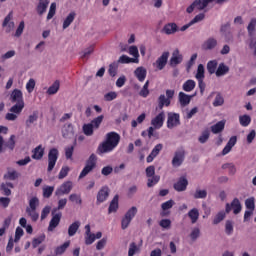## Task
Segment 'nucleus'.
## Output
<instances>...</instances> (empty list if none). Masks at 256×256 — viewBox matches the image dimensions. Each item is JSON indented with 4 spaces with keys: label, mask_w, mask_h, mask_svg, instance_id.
Returning a JSON list of instances; mask_svg holds the SVG:
<instances>
[{
    "label": "nucleus",
    "mask_w": 256,
    "mask_h": 256,
    "mask_svg": "<svg viewBox=\"0 0 256 256\" xmlns=\"http://www.w3.org/2000/svg\"><path fill=\"white\" fill-rule=\"evenodd\" d=\"M121 141V135L117 132H109L106 134V141L102 142L98 148V155H103V153H111Z\"/></svg>",
    "instance_id": "f257e3e1"
},
{
    "label": "nucleus",
    "mask_w": 256,
    "mask_h": 256,
    "mask_svg": "<svg viewBox=\"0 0 256 256\" xmlns=\"http://www.w3.org/2000/svg\"><path fill=\"white\" fill-rule=\"evenodd\" d=\"M39 207V198L37 196H33L28 201V206L26 207V215L31 219L33 223H37L39 221V212H37V208Z\"/></svg>",
    "instance_id": "f03ea898"
},
{
    "label": "nucleus",
    "mask_w": 256,
    "mask_h": 256,
    "mask_svg": "<svg viewBox=\"0 0 256 256\" xmlns=\"http://www.w3.org/2000/svg\"><path fill=\"white\" fill-rule=\"evenodd\" d=\"M95 167H97V155L91 154L86 160V164L79 175V179L87 177Z\"/></svg>",
    "instance_id": "7ed1b4c3"
},
{
    "label": "nucleus",
    "mask_w": 256,
    "mask_h": 256,
    "mask_svg": "<svg viewBox=\"0 0 256 256\" xmlns=\"http://www.w3.org/2000/svg\"><path fill=\"white\" fill-rule=\"evenodd\" d=\"M137 207L132 206L128 211L125 213V215L121 219V229L125 231L131 225V222L133 219H135V215H137Z\"/></svg>",
    "instance_id": "20e7f679"
},
{
    "label": "nucleus",
    "mask_w": 256,
    "mask_h": 256,
    "mask_svg": "<svg viewBox=\"0 0 256 256\" xmlns=\"http://www.w3.org/2000/svg\"><path fill=\"white\" fill-rule=\"evenodd\" d=\"M57 159H59V150L57 148H51L48 152V173H51L57 165Z\"/></svg>",
    "instance_id": "39448f33"
},
{
    "label": "nucleus",
    "mask_w": 256,
    "mask_h": 256,
    "mask_svg": "<svg viewBox=\"0 0 256 256\" xmlns=\"http://www.w3.org/2000/svg\"><path fill=\"white\" fill-rule=\"evenodd\" d=\"M213 1L215 0H195L187 9V13H193V11H195V9H197L198 11H203V9H205V7H207V5H209V3H213Z\"/></svg>",
    "instance_id": "423d86ee"
},
{
    "label": "nucleus",
    "mask_w": 256,
    "mask_h": 256,
    "mask_svg": "<svg viewBox=\"0 0 256 256\" xmlns=\"http://www.w3.org/2000/svg\"><path fill=\"white\" fill-rule=\"evenodd\" d=\"M73 190V182L66 181L62 183L55 191L56 197H63V195H69Z\"/></svg>",
    "instance_id": "0eeeda50"
},
{
    "label": "nucleus",
    "mask_w": 256,
    "mask_h": 256,
    "mask_svg": "<svg viewBox=\"0 0 256 256\" xmlns=\"http://www.w3.org/2000/svg\"><path fill=\"white\" fill-rule=\"evenodd\" d=\"M61 217H63L61 212L57 213V209L52 210V218L49 222L48 231H55V229L59 227V224L61 223Z\"/></svg>",
    "instance_id": "6e6552de"
},
{
    "label": "nucleus",
    "mask_w": 256,
    "mask_h": 256,
    "mask_svg": "<svg viewBox=\"0 0 256 256\" xmlns=\"http://www.w3.org/2000/svg\"><path fill=\"white\" fill-rule=\"evenodd\" d=\"M185 161V149L179 148L175 151L172 159V167H181Z\"/></svg>",
    "instance_id": "1a4fd4ad"
},
{
    "label": "nucleus",
    "mask_w": 256,
    "mask_h": 256,
    "mask_svg": "<svg viewBox=\"0 0 256 256\" xmlns=\"http://www.w3.org/2000/svg\"><path fill=\"white\" fill-rule=\"evenodd\" d=\"M231 209H233L234 215H239V213H241L242 207L239 198H234L231 204H226V213H231Z\"/></svg>",
    "instance_id": "9d476101"
},
{
    "label": "nucleus",
    "mask_w": 256,
    "mask_h": 256,
    "mask_svg": "<svg viewBox=\"0 0 256 256\" xmlns=\"http://www.w3.org/2000/svg\"><path fill=\"white\" fill-rule=\"evenodd\" d=\"M13 20V11H10L8 13V15L4 18V21L2 23V27H5L6 33H11V31H13V29H15V22L12 21Z\"/></svg>",
    "instance_id": "9b49d317"
},
{
    "label": "nucleus",
    "mask_w": 256,
    "mask_h": 256,
    "mask_svg": "<svg viewBox=\"0 0 256 256\" xmlns=\"http://www.w3.org/2000/svg\"><path fill=\"white\" fill-rule=\"evenodd\" d=\"M178 125H181L179 114L168 113V119H167L168 129H173L174 127H177Z\"/></svg>",
    "instance_id": "f8f14e48"
},
{
    "label": "nucleus",
    "mask_w": 256,
    "mask_h": 256,
    "mask_svg": "<svg viewBox=\"0 0 256 256\" xmlns=\"http://www.w3.org/2000/svg\"><path fill=\"white\" fill-rule=\"evenodd\" d=\"M188 185H189V180H187V177L182 176L178 179L176 183H174L173 187L175 191H178V193H181L183 191H187Z\"/></svg>",
    "instance_id": "ddd939ff"
},
{
    "label": "nucleus",
    "mask_w": 256,
    "mask_h": 256,
    "mask_svg": "<svg viewBox=\"0 0 256 256\" xmlns=\"http://www.w3.org/2000/svg\"><path fill=\"white\" fill-rule=\"evenodd\" d=\"M109 198V187L103 186L97 194L96 205H101V203H105Z\"/></svg>",
    "instance_id": "4468645a"
},
{
    "label": "nucleus",
    "mask_w": 256,
    "mask_h": 256,
    "mask_svg": "<svg viewBox=\"0 0 256 256\" xmlns=\"http://www.w3.org/2000/svg\"><path fill=\"white\" fill-rule=\"evenodd\" d=\"M180 63H183V55L179 49H175L172 53V57L170 58L169 65L170 67H177Z\"/></svg>",
    "instance_id": "2eb2a0df"
},
{
    "label": "nucleus",
    "mask_w": 256,
    "mask_h": 256,
    "mask_svg": "<svg viewBox=\"0 0 256 256\" xmlns=\"http://www.w3.org/2000/svg\"><path fill=\"white\" fill-rule=\"evenodd\" d=\"M169 60V52H163L162 55L156 60V69L158 71H163Z\"/></svg>",
    "instance_id": "dca6fc26"
},
{
    "label": "nucleus",
    "mask_w": 256,
    "mask_h": 256,
    "mask_svg": "<svg viewBox=\"0 0 256 256\" xmlns=\"http://www.w3.org/2000/svg\"><path fill=\"white\" fill-rule=\"evenodd\" d=\"M75 135V130L73 129V124L66 123L62 127V137L64 139H72Z\"/></svg>",
    "instance_id": "f3484780"
},
{
    "label": "nucleus",
    "mask_w": 256,
    "mask_h": 256,
    "mask_svg": "<svg viewBox=\"0 0 256 256\" xmlns=\"http://www.w3.org/2000/svg\"><path fill=\"white\" fill-rule=\"evenodd\" d=\"M165 123V112H160L155 118L151 120V125L154 129H161Z\"/></svg>",
    "instance_id": "a211bd4d"
},
{
    "label": "nucleus",
    "mask_w": 256,
    "mask_h": 256,
    "mask_svg": "<svg viewBox=\"0 0 256 256\" xmlns=\"http://www.w3.org/2000/svg\"><path fill=\"white\" fill-rule=\"evenodd\" d=\"M11 103H25L23 92L19 89H14L10 94Z\"/></svg>",
    "instance_id": "6ab92c4d"
},
{
    "label": "nucleus",
    "mask_w": 256,
    "mask_h": 256,
    "mask_svg": "<svg viewBox=\"0 0 256 256\" xmlns=\"http://www.w3.org/2000/svg\"><path fill=\"white\" fill-rule=\"evenodd\" d=\"M32 159L36 161H41L43 159V155H45V148L43 145H38L35 149L32 150Z\"/></svg>",
    "instance_id": "aec40b11"
},
{
    "label": "nucleus",
    "mask_w": 256,
    "mask_h": 256,
    "mask_svg": "<svg viewBox=\"0 0 256 256\" xmlns=\"http://www.w3.org/2000/svg\"><path fill=\"white\" fill-rule=\"evenodd\" d=\"M235 145H237V136H232L229 139L226 146L224 147V149L222 150V155H227L228 153H230L231 149H233V147H235Z\"/></svg>",
    "instance_id": "412c9836"
},
{
    "label": "nucleus",
    "mask_w": 256,
    "mask_h": 256,
    "mask_svg": "<svg viewBox=\"0 0 256 256\" xmlns=\"http://www.w3.org/2000/svg\"><path fill=\"white\" fill-rule=\"evenodd\" d=\"M217 47V39L215 38H208L202 45V49L204 51H211Z\"/></svg>",
    "instance_id": "4be33fe9"
},
{
    "label": "nucleus",
    "mask_w": 256,
    "mask_h": 256,
    "mask_svg": "<svg viewBox=\"0 0 256 256\" xmlns=\"http://www.w3.org/2000/svg\"><path fill=\"white\" fill-rule=\"evenodd\" d=\"M134 75L138 79V81L143 83V81H145V78L147 77V69H145L144 67H138L134 71Z\"/></svg>",
    "instance_id": "5701e85b"
},
{
    "label": "nucleus",
    "mask_w": 256,
    "mask_h": 256,
    "mask_svg": "<svg viewBox=\"0 0 256 256\" xmlns=\"http://www.w3.org/2000/svg\"><path fill=\"white\" fill-rule=\"evenodd\" d=\"M163 31L166 35H173L179 31V27L176 23H168L164 26Z\"/></svg>",
    "instance_id": "b1692460"
},
{
    "label": "nucleus",
    "mask_w": 256,
    "mask_h": 256,
    "mask_svg": "<svg viewBox=\"0 0 256 256\" xmlns=\"http://www.w3.org/2000/svg\"><path fill=\"white\" fill-rule=\"evenodd\" d=\"M75 17H77V13L75 11H71L63 22V29L70 27L71 23L75 21Z\"/></svg>",
    "instance_id": "393cba45"
},
{
    "label": "nucleus",
    "mask_w": 256,
    "mask_h": 256,
    "mask_svg": "<svg viewBox=\"0 0 256 256\" xmlns=\"http://www.w3.org/2000/svg\"><path fill=\"white\" fill-rule=\"evenodd\" d=\"M81 227V222L75 221L68 227V235L69 237H75L77 234V231H79V228Z\"/></svg>",
    "instance_id": "a878e982"
},
{
    "label": "nucleus",
    "mask_w": 256,
    "mask_h": 256,
    "mask_svg": "<svg viewBox=\"0 0 256 256\" xmlns=\"http://www.w3.org/2000/svg\"><path fill=\"white\" fill-rule=\"evenodd\" d=\"M117 209H119V195H115L110 202L108 213H117Z\"/></svg>",
    "instance_id": "bb28decb"
},
{
    "label": "nucleus",
    "mask_w": 256,
    "mask_h": 256,
    "mask_svg": "<svg viewBox=\"0 0 256 256\" xmlns=\"http://www.w3.org/2000/svg\"><path fill=\"white\" fill-rule=\"evenodd\" d=\"M47 7H49V0H44L43 2H39L36 11L38 15H43L44 13H47Z\"/></svg>",
    "instance_id": "cd10ccee"
},
{
    "label": "nucleus",
    "mask_w": 256,
    "mask_h": 256,
    "mask_svg": "<svg viewBox=\"0 0 256 256\" xmlns=\"http://www.w3.org/2000/svg\"><path fill=\"white\" fill-rule=\"evenodd\" d=\"M188 217L191 220V223L193 225H195V223H197V221H199V209L197 208H192L189 212H188Z\"/></svg>",
    "instance_id": "c85d7f7f"
},
{
    "label": "nucleus",
    "mask_w": 256,
    "mask_h": 256,
    "mask_svg": "<svg viewBox=\"0 0 256 256\" xmlns=\"http://www.w3.org/2000/svg\"><path fill=\"white\" fill-rule=\"evenodd\" d=\"M215 73L216 77H223V75L229 73V66L225 65V63H220Z\"/></svg>",
    "instance_id": "c756f323"
},
{
    "label": "nucleus",
    "mask_w": 256,
    "mask_h": 256,
    "mask_svg": "<svg viewBox=\"0 0 256 256\" xmlns=\"http://www.w3.org/2000/svg\"><path fill=\"white\" fill-rule=\"evenodd\" d=\"M179 102L182 107H185L191 103V96L185 94L184 92H179Z\"/></svg>",
    "instance_id": "7c9ffc66"
},
{
    "label": "nucleus",
    "mask_w": 256,
    "mask_h": 256,
    "mask_svg": "<svg viewBox=\"0 0 256 256\" xmlns=\"http://www.w3.org/2000/svg\"><path fill=\"white\" fill-rule=\"evenodd\" d=\"M197 83L195 82V80H187L186 82H184L182 89L183 91H186V93H191V91H193V89H195Z\"/></svg>",
    "instance_id": "2f4dec72"
},
{
    "label": "nucleus",
    "mask_w": 256,
    "mask_h": 256,
    "mask_svg": "<svg viewBox=\"0 0 256 256\" xmlns=\"http://www.w3.org/2000/svg\"><path fill=\"white\" fill-rule=\"evenodd\" d=\"M11 189H13V183H2L0 187V191H2L3 195L9 197L11 195Z\"/></svg>",
    "instance_id": "473e14b6"
},
{
    "label": "nucleus",
    "mask_w": 256,
    "mask_h": 256,
    "mask_svg": "<svg viewBox=\"0 0 256 256\" xmlns=\"http://www.w3.org/2000/svg\"><path fill=\"white\" fill-rule=\"evenodd\" d=\"M171 105V100L167 97H165V95H160L158 98V107L159 109H163V107H169Z\"/></svg>",
    "instance_id": "72a5a7b5"
},
{
    "label": "nucleus",
    "mask_w": 256,
    "mask_h": 256,
    "mask_svg": "<svg viewBox=\"0 0 256 256\" xmlns=\"http://www.w3.org/2000/svg\"><path fill=\"white\" fill-rule=\"evenodd\" d=\"M223 129H225V121H219L211 126V131L212 133H214V135H217V133H221Z\"/></svg>",
    "instance_id": "f704fd0d"
},
{
    "label": "nucleus",
    "mask_w": 256,
    "mask_h": 256,
    "mask_svg": "<svg viewBox=\"0 0 256 256\" xmlns=\"http://www.w3.org/2000/svg\"><path fill=\"white\" fill-rule=\"evenodd\" d=\"M23 109H25V103H16V105H13L10 108V113L21 115V113L23 112Z\"/></svg>",
    "instance_id": "c9c22d12"
},
{
    "label": "nucleus",
    "mask_w": 256,
    "mask_h": 256,
    "mask_svg": "<svg viewBox=\"0 0 256 256\" xmlns=\"http://www.w3.org/2000/svg\"><path fill=\"white\" fill-rule=\"evenodd\" d=\"M61 87V83L59 80H56L47 90L48 95H55L58 91L59 88Z\"/></svg>",
    "instance_id": "e433bc0d"
},
{
    "label": "nucleus",
    "mask_w": 256,
    "mask_h": 256,
    "mask_svg": "<svg viewBox=\"0 0 256 256\" xmlns=\"http://www.w3.org/2000/svg\"><path fill=\"white\" fill-rule=\"evenodd\" d=\"M141 248L137 245V243L132 242L129 245V250H128V256H135L137 253H140Z\"/></svg>",
    "instance_id": "4c0bfd02"
},
{
    "label": "nucleus",
    "mask_w": 256,
    "mask_h": 256,
    "mask_svg": "<svg viewBox=\"0 0 256 256\" xmlns=\"http://www.w3.org/2000/svg\"><path fill=\"white\" fill-rule=\"evenodd\" d=\"M118 63H122V64L139 63V59L131 58L127 55H122V56H120Z\"/></svg>",
    "instance_id": "58836bf2"
},
{
    "label": "nucleus",
    "mask_w": 256,
    "mask_h": 256,
    "mask_svg": "<svg viewBox=\"0 0 256 256\" xmlns=\"http://www.w3.org/2000/svg\"><path fill=\"white\" fill-rule=\"evenodd\" d=\"M239 123L242 127H249L251 125V116L247 114L239 116Z\"/></svg>",
    "instance_id": "ea45409f"
},
{
    "label": "nucleus",
    "mask_w": 256,
    "mask_h": 256,
    "mask_svg": "<svg viewBox=\"0 0 256 256\" xmlns=\"http://www.w3.org/2000/svg\"><path fill=\"white\" fill-rule=\"evenodd\" d=\"M69 245H71V241L64 242L62 245L58 246L55 249V254L56 255H63V253H65V251H67V248L69 247Z\"/></svg>",
    "instance_id": "a19ab883"
},
{
    "label": "nucleus",
    "mask_w": 256,
    "mask_h": 256,
    "mask_svg": "<svg viewBox=\"0 0 256 256\" xmlns=\"http://www.w3.org/2000/svg\"><path fill=\"white\" fill-rule=\"evenodd\" d=\"M39 119V113L37 111H34L33 114H31L28 119L26 120V127H31L35 121Z\"/></svg>",
    "instance_id": "79ce46f5"
},
{
    "label": "nucleus",
    "mask_w": 256,
    "mask_h": 256,
    "mask_svg": "<svg viewBox=\"0 0 256 256\" xmlns=\"http://www.w3.org/2000/svg\"><path fill=\"white\" fill-rule=\"evenodd\" d=\"M55 13H57V3L52 2L47 15V21H51L55 17Z\"/></svg>",
    "instance_id": "37998d69"
},
{
    "label": "nucleus",
    "mask_w": 256,
    "mask_h": 256,
    "mask_svg": "<svg viewBox=\"0 0 256 256\" xmlns=\"http://www.w3.org/2000/svg\"><path fill=\"white\" fill-rule=\"evenodd\" d=\"M103 119H104V116L103 115H100L96 118H94L91 122H90V125H92V127L94 129H99V127H101V123H103Z\"/></svg>",
    "instance_id": "c03bdc74"
},
{
    "label": "nucleus",
    "mask_w": 256,
    "mask_h": 256,
    "mask_svg": "<svg viewBox=\"0 0 256 256\" xmlns=\"http://www.w3.org/2000/svg\"><path fill=\"white\" fill-rule=\"evenodd\" d=\"M83 133L84 135H86L87 137H91V135H93L94 133V127H92V124L88 123V124H84L83 125Z\"/></svg>",
    "instance_id": "a18cd8bd"
},
{
    "label": "nucleus",
    "mask_w": 256,
    "mask_h": 256,
    "mask_svg": "<svg viewBox=\"0 0 256 256\" xmlns=\"http://www.w3.org/2000/svg\"><path fill=\"white\" fill-rule=\"evenodd\" d=\"M195 77L197 80L205 79V66L203 64L198 65Z\"/></svg>",
    "instance_id": "49530a36"
},
{
    "label": "nucleus",
    "mask_w": 256,
    "mask_h": 256,
    "mask_svg": "<svg viewBox=\"0 0 256 256\" xmlns=\"http://www.w3.org/2000/svg\"><path fill=\"white\" fill-rule=\"evenodd\" d=\"M225 103V98H223V95L221 93H217L214 101H213V107H221Z\"/></svg>",
    "instance_id": "de8ad7c7"
},
{
    "label": "nucleus",
    "mask_w": 256,
    "mask_h": 256,
    "mask_svg": "<svg viewBox=\"0 0 256 256\" xmlns=\"http://www.w3.org/2000/svg\"><path fill=\"white\" fill-rule=\"evenodd\" d=\"M4 179H9V181H15L16 179H19V174L17 171L12 170V171H8L5 175H4Z\"/></svg>",
    "instance_id": "09e8293b"
},
{
    "label": "nucleus",
    "mask_w": 256,
    "mask_h": 256,
    "mask_svg": "<svg viewBox=\"0 0 256 256\" xmlns=\"http://www.w3.org/2000/svg\"><path fill=\"white\" fill-rule=\"evenodd\" d=\"M117 69H119V64H117V62H113L109 65L108 73L110 77H115V75H117Z\"/></svg>",
    "instance_id": "8fccbe9b"
},
{
    "label": "nucleus",
    "mask_w": 256,
    "mask_h": 256,
    "mask_svg": "<svg viewBox=\"0 0 256 256\" xmlns=\"http://www.w3.org/2000/svg\"><path fill=\"white\" fill-rule=\"evenodd\" d=\"M159 181H161V176L159 175L152 176L151 178H148L147 187H155V185H157Z\"/></svg>",
    "instance_id": "3c124183"
},
{
    "label": "nucleus",
    "mask_w": 256,
    "mask_h": 256,
    "mask_svg": "<svg viewBox=\"0 0 256 256\" xmlns=\"http://www.w3.org/2000/svg\"><path fill=\"white\" fill-rule=\"evenodd\" d=\"M140 97H143L144 99L149 97V80H147L142 87V89L139 92Z\"/></svg>",
    "instance_id": "603ef678"
},
{
    "label": "nucleus",
    "mask_w": 256,
    "mask_h": 256,
    "mask_svg": "<svg viewBox=\"0 0 256 256\" xmlns=\"http://www.w3.org/2000/svg\"><path fill=\"white\" fill-rule=\"evenodd\" d=\"M53 191H55V187L54 186H46L43 188V197L45 199H49V197H51V195H53Z\"/></svg>",
    "instance_id": "864d4df0"
},
{
    "label": "nucleus",
    "mask_w": 256,
    "mask_h": 256,
    "mask_svg": "<svg viewBox=\"0 0 256 256\" xmlns=\"http://www.w3.org/2000/svg\"><path fill=\"white\" fill-rule=\"evenodd\" d=\"M43 241H45V234L40 235L38 238H34L32 241L33 249H37V247H39Z\"/></svg>",
    "instance_id": "5fc2aeb1"
},
{
    "label": "nucleus",
    "mask_w": 256,
    "mask_h": 256,
    "mask_svg": "<svg viewBox=\"0 0 256 256\" xmlns=\"http://www.w3.org/2000/svg\"><path fill=\"white\" fill-rule=\"evenodd\" d=\"M69 201H71V203H76L77 205H82L83 203L81 195L79 194H70Z\"/></svg>",
    "instance_id": "6e6d98bb"
},
{
    "label": "nucleus",
    "mask_w": 256,
    "mask_h": 256,
    "mask_svg": "<svg viewBox=\"0 0 256 256\" xmlns=\"http://www.w3.org/2000/svg\"><path fill=\"white\" fill-rule=\"evenodd\" d=\"M147 117V115L145 113L140 114L136 120H132L131 122V126L133 128L137 127L138 123L141 124L143 123V121H145V118Z\"/></svg>",
    "instance_id": "4d7b16f0"
},
{
    "label": "nucleus",
    "mask_w": 256,
    "mask_h": 256,
    "mask_svg": "<svg viewBox=\"0 0 256 256\" xmlns=\"http://www.w3.org/2000/svg\"><path fill=\"white\" fill-rule=\"evenodd\" d=\"M225 212L224 211H220L213 219V225H219V223H221V221H223V219H225Z\"/></svg>",
    "instance_id": "13d9d810"
},
{
    "label": "nucleus",
    "mask_w": 256,
    "mask_h": 256,
    "mask_svg": "<svg viewBox=\"0 0 256 256\" xmlns=\"http://www.w3.org/2000/svg\"><path fill=\"white\" fill-rule=\"evenodd\" d=\"M207 70L210 75H213V73H215V71L217 70V61H209L207 64Z\"/></svg>",
    "instance_id": "bf43d9fd"
},
{
    "label": "nucleus",
    "mask_w": 256,
    "mask_h": 256,
    "mask_svg": "<svg viewBox=\"0 0 256 256\" xmlns=\"http://www.w3.org/2000/svg\"><path fill=\"white\" fill-rule=\"evenodd\" d=\"M25 235V232L23 231V228L17 227L15 231V238H14V243H19L21 240V237Z\"/></svg>",
    "instance_id": "052dcab7"
},
{
    "label": "nucleus",
    "mask_w": 256,
    "mask_h": 256,
    "mask_svg": "<svg viewBox=\"0 0 256 256\" xmlns=\"http://www.w3.org/2000/svg\"><path fill=\"white\" fill-rule=\"evenodd\" d=\"M194 199H206L207 198V190H196L193 194Z\"/></svg>",
    "instance_id": "680f3d73"
},
{
    "label": "nucleus",
    "mask_w": 256,
    "mask_h": 256,
    "mask_svg": "<svg viewBox=\"0 0 256 256\" xmlns=\"http://www.w3.org/2000/svg\"><path fill=\"white\" fill-rule=\"evenodd\" d=\"M70 168L69 166H63L58 174V179H65L69 175Z\"/></svg>",
    "instance_id": "e2e57ef3"
},
{
    "label": "nucleus",
    "mask_w": 256,
    "mask_h": 256,
    "mask_svg": "<svg viewBox=\"0 0 256 256\" xmlns=\"http://www.w3.org/2000/svg\"><path fill=\"white\" fill-rule=\"evenodd\" d=\"M75 151V146H68L65 148V157L66 159H73V152Z\"/></svg>",
    "instance_id": "0e129e2a"
},
{
    "label": "nucleus",
    "mask_w": 256,
    "mask_h": 256,
    "mask_svg": "<svg viewBox=\"0 0 256 256\" xmlns=\"http://www.w3.org/2000/svg\"><path fill=\"white\" fill-rule=\"evenodd\" d=\"M35 79L33 78H30L28 80V82L26 83V90L29 92V93H33V91L35 90Z\"/></svg>",
    "instance_id": "69168bd1"
},
{
    "label": "nucleus",
    "mask_w": 256,
    "mask_h": 256,
    "mask_svg": "<svg viewBox=\"0 0 256 256\" xmlns=\"http://www.w3.org/2000/svg\"><path fill=\"white\" fill-rule=\"evenodd\" d=\"M5 147L10 151H13V149H15V135L10 136L8 142L5 144Z\"/></svg>",
    "instance_id": "338daca9"
},
{
    "label": "nucleus",
    "mask_w": 256,
    "mask_h": 256,
    "mask_svg": "<svg viewBox=\"0 0 256 256\" xmlns=\"http://www.w3.org/2000/svg\"><path fill=\"white\" fill-rule=\"evenodd\" d=\"M245 205L250 211H255V198L246 199Z\"/></svg>",
    "instance_id": "774afa93"
}]
</instances>
